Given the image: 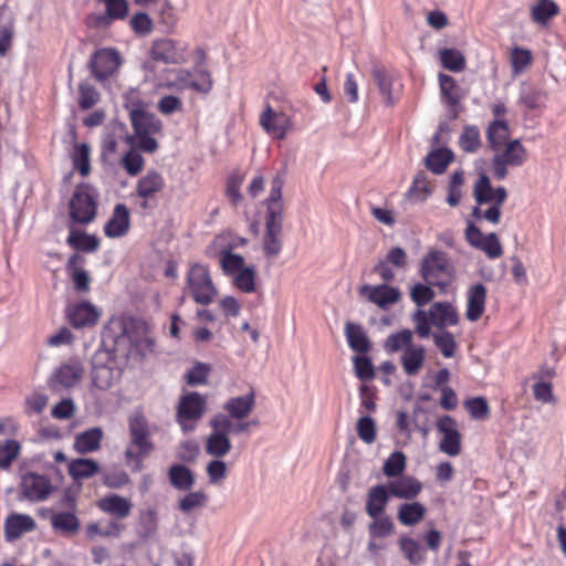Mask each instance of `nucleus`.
<instances>
[{"label":"nucleus","instance_id":"4","mask_svg":"<svg viewBox=\"0 0 566 566\" xmlns=\"http://www.w3.org/2000/svg\"><path fill=\"white\" fill-rule=\"evenodd\" d=\"M420 275L429 285L446 290L453 277V266L449 255L437 249L430 250L421 260Z\"/></svg>","mask_w":566,"mask_h":566},{"label":"nucleus","instance_id":"41","mask_svg":"<svg viewBox=\"0 0 566 566\" xmlns=\"http://www.w3.org/2000/svg\"><path fill=\"white\" fill-rule=\"evenodd\" d=\"M123 106L128 112L129 118L148 111V103L143 98L142 92L136 87H129L123 93Z\"/></svg>","mask_w":566,"mask_h":566},{"label":"nucleus","instance_id":"3","mask_svg":"<svg viewBox=\"0 0 566 566\" xmlns=\"http://www.w3.org/2000/svg\"><path fill=\"white\" fill-rule=\"evenodd\" d=\"M129 120L133 134L126 136L127 144L144 153H155L158 148L155 136L163 130L161 119L154 113L146 111L134 115Z\"/></svg>","mask_w":566,"mask_h":566},{"label":"nucleus","instance_id":"8","mask_svg":"<svg viewBox=\"0 0 566 566\" xmlns=\"http://www.w3.org/2000/svg\"><path fill=\"white\" fill-rule=\"evenodd\" d=\"M120 377L115 361L107 352H96L92 357V385L98 390L109 389Z\"/></svg>","mask_w":566,"mask_h":566},{"label":"nucleus","instance_id":"24","mask_svg":"<svg viewBox=\"0 0 566 566\" xmlns=\"http://www.w3.org/2000/svg\"><path fill=\"white\" fill-rule=\"evenodd\" d=\"M132 502L117 494H111L102 497L97 502V507L118 520H123L130 514L132 511Z\"/></svg>","mask_w":566,"mask_h":566},{"label":"nucleus","instance_id":"18","mask_svg":"<svg viewBox=\"0 0 566 566\" xmlns=\"http://www.w3.org/2000/svg\"><path fill=\"white\" fill-rule=\"evenodd\" d=\"M48 516L51 522L54 533L71 537L78 533L81 528L80 518L74 511H48Z\"/></svg>","mask_w":566,"mask_h":566},{"label":"nucleus","instance_id":"9","mask_svg":"<svg viewBox=\"0 0 566 566\" xmlns=\"http://www.w3.org/2000/svg\"><path fill=\"white\" fill-rule=\"evenodd\" d=\"M527 158L526 149L520 139L509 142L501 153L492 158V171L497 180H503L507 176V167H520Z\"/></svg>","mask_w":566,"mask_h":566},{"label":"nucleus","instance_id":"50","mask_svg":"<svg viewBox=\"0 0 566 566\" xmlns=\"http://www.w3.org/2000/svg\"><path fill=\"white\" fill-rule=\"evenodd\" d=\"M432 338L434 345L438 347L443 357L451 358L454 356L457 350V342L450 332L442 331L440 333H433Z\"/></svg>","mask_w":566,"mask_h":566},{"label":"nucleus","instance_id":"22","mask_svg":"<svg viewBox=\"0 0 566 566\" xmlns=\"http://www.w3.org/2000/svg\"><path fill=\"white\" fill-rule=\"evenodd\" d=\"M428 313L431 324L442 331L448 326L457 325L459 322L457 310L449 302H434Z\"/></svg>","mask_w":566,"mask_h":566},{"label":"nucleus","instance_id":"21","mask_svg":"<svg viewBox=\"0 0 566 566\" xmlns=\"http://www.w3.org/2000/svg\"><path fill=\"white\" fill-rule=\"evenodd\" d=\"M66 315L70 324L74 328L93 326L98 319V313L96 308L87 302H82L70 306L66 311Z\"/></svg>","mask_w":566,"mask_h":566},{"label":"nucleus","instance_id":"6","mask_svg":"<svg viewBox=\"0 0 566 566\" xmlns=\"http://www.w3.org/2000/svg\"><path fill=\"white\" fill-rule=\"evenodd\" d=\"M187 284L195 302L201 305L211 304L218 294L208 268L201 264L190 268Z\"/></svg>","mask_w":566,"mask_h":566},{"label":"nucleus","instance_id":"52","mask_svg":"<svg viewBox=\"0 0 566 566\" xmlns=\"http://www.w3.org/2000/svg\"><path fill=\"white\" fill-rule=\"evenodd\" d=\"M494 189L491 186L490 178L482 174L476 180L473 189V196L476 203L484 205L493 201Z\"/></svg>","mask_w":566,"mask_h":566},{"label":"nucleus","instance_id":"27","mask_svg":"<svg viewBox=\"0 0 566 566\" xmlns=\"http://www.w3.org/2000/svg\"><path fill=\"white\" fill-rule=\"evenodd\" d=\"M168 480L174 489L182 492L190 491L195 483V473L185 464L176 463L168 469Z\"/></svg>","mask_w":566,"mask_h":566},{"label":"nucleus","instance_id":"37","mask_svg":"<svg viewBox=\"0 0 566 566\" xmlns=\"http://www.w3.org/2000/svg\"><path fill=\"white\" fill-rule=\"evenodd\" d=\"M453 160V153L448 148H437L431 150L426 159V167L436 175L446 171L449 164Z\"/></svg>","mask_w":566,"mask_h":566},{"label":"nucleus","instance_id":"46","mask_svg":"<svg viewBox=\"0 0 566 566\" xmlns=\"http://www.w3.org/2000/svg\"><path fill=\"white\" fill-rule=\"evenodd\" d=\"M189 90L207 94L212 88V78L207 70L195 67L190 71Z\"/></svg>","mask_w":566,"mask_h":566},{"label":"nucleus","instance_id":"12","mask_svg":"<svg viewBox=\"0 0 566 566\" xmlns=\"http://www.w3.org/2000/svg\"><path fill=\"white\" fill-rule=\"evenodd\" d=\"M188 46L185 42L174 39L156 40L151 46V57L165 64H184L187 62Z\"/></svg>","mask_w":566,"mask_h":566},{"label":"nucleus","instance_id":"54","mask_svg":"<svg viewBox=\"0 0 566 566\" xmlns=\"http://www.w3.org/2000/svg\"><path fill=\"white\" fill-rule=\"evenodd\" d=\"M406 468V457L401 451L392 452L385 461L382 471L388 478L400 475Z\"/></svg>","mask_w":566,"mask_h":566},{"label":"nucleus","instance_id":"1","mask_svg":"<svg viewBox=\"0 0 566 566\" xmlns=\"http://www.w3.org/2000/svg\"><path fill=\"white\" fill-rule=\"evenodd\" d=\"M285 182V172H277L271 180V189L268 198L264 200L266 207L265 213V233L263 238V251L268 258H275L282 250V228L284 203L282 200V189Z\"/></svg>","mask_w":566,"mask_h":566},{"label":"nucleus","instance_id":"45","mask_svg":"<svg viewBox=\"0 0 566 566\" xmlns=\"http://www.w3.org/2000/svg\"><path fill=\"white\" fill-rule=\"evenodd\" d=\"M188 493L178 501V510L189 514L197 509L205 507L208 503V495L201 491H187Z\"/></svg>","mask_w":566,"mask_h":566},{"label":"nucleus","instance_id":"13","mask_svg":"<svg viewBox=\"0 0 566 566\" xmlns=\"http://www.w3.org/2000/svg\"><path fill=\"white\" fill-rule=\"evenodd\" d=\"M122 64V57L115 49L104 48L95 51L90 61L94 77L102 82L112 76Z\"/></svg>","mask_w":566,"mask_h":566},{"label":"nucleus","instance_id":"10","mask_svg":"<svg viewBox=\"0 0 566 566\" xmlns=\"http://www.w3.org/2000/svg\"><path fill=\"white\" fill-rule=\"evenodd\" d=\"M209 424L212 429L206 440V452L217 459H221L232 448L231 441L226 429L228 428V417L224 413L214 415Z\"/></svg>","mask_w":566,"mask_h":566},{"label":"nucleus","instance_id":"53","mask_svg":"<svg viewBox=\"0 0 566 566\" xmlns=\"http://www.w3.org/2000/svg\"><path fill=\"white\" fill-rule=\"evenodd\" d=\"M460 147L467 153H475L481 146L480 132L476 126H465L459 138Z\"/></svg>","mask_w":566,"mask_h":566},{"label":"nucleus","instance_id":"23","mask_svg":"<svg viewBox=\"0 0 566 566\" xmlns=\"http://www.w3.org/2000/svg\"><path fill=\"white\" fill-rule=\"evenodd\" d=\"M255 395L253 391L244 396L232 397L223 405V410L227 411L226 416L234 420L245 419L254 409Z\"/></svg>","mask_w":566,"mask_h":566},{"label":"nucleus","instance_id":"25","mask_svg":"<svg viewBox=\"0 0 566 566\" xmlns=\"http://www.w3.org/2000/svg\"><path fill=\"white\" fill-rule=\"evenodd\" d=\"M390 492L387 485L378 484L369 489L366 501V513L376 518L381 515L388 504Z\"/></svg>","mask_w":566,"mask_h":566},{"label":"nucleus","instance_id":"31","mask_svg":"<svg viewBox=\"0 0 566 566\" xmlns=\"http://www.w3.org/2000/svg\"><path fill=\"white\" fill-rule=\"evenodd\" d=\"M345 336L348 343V346L354 352L365 354L370 349V340L361 327V325L347 322L345 325Z\"/></svg>","mask_w":566,"mask_h":566},{"label":"nucleus","instance_id":"39","mask_svg":"<svg viewBox=\"0 0 566 566\" xmlns=\"http://www.w3.org/2000/svg\"><path fill=\"white\" fill-rule=\"evenodd\" d=\"M66 242L73 249L87 253L95 252L99 247V240L96 235L78 232L76 230H71Z\"/></svg>","mask_w":566,"mask_h":566},{"label":"nucleus","instance_id":"56","mask_svg":"<svg viewBox=\"0 0 566 566\" xmlns=\"http://www.w3.org/2000/svg\"><path fill=\"white\" fill-rule=\"evenodd\" d=\"M357 434L365 443L370 444L376 440L377 431L374 419L369 416H361L357 421Z\"/></svg>","mask_w":566,"mask_h":566},{"label":"nucleus","instance_id":"49","mask_svg":"<svg viewBox=\"0 0 566 566\" xmlns=\"http://www.w3.org/2000/svg\"><path fill=\"white\" fill-rule=\"evenodd\" d=\"M123 531V525L115 521H111L107 525L102 526L99 523H91L86 527V534L90 538L96 536L102 537H118Z\"/></svg>","mask_w":566,"mask_h":566},{"label":"nucleus","instance_id":"36","mask_svg":"<svg viewBox=\"0 0 566 566\" xmlns=\"http://www.w3.org/2000/svg\"><path fill=\"white\" fill-rule=\"evenodd\" d=\"M398 545L411 565H419L426 560V551L417 539L402 535L398 541Z\"/></svg>","mask_w":566,"mask_h":566},{"label":"nucleus","instance_id":"29","mask_svg":"<svg viewBox=\"0 0 566 566\" xmlns=\"http://www.w3.org/2000/svg\"><path fill=\"white\" fill-rule=\"evenodd\" d=\"M165 186L164 178L156 170H149L143 176L137 185L136 192L143 199H153Z\"/></svg>","mask_w":566,"mask_h":566},{"label":"nucleus","instance_id":"17","mask_svg":"<svg viewBox=\"0 0 566 566\" xmlns=\"http://www.w3.org/2000/svg\"><path fill=\"white\" fill-rule=\"evenodd\" d=\"M260 125L272 137L284 139L291 128V118L284 113H277L270 105L260 116Z\"/></svg>","mask_w":566,"mask_h":566},{"label":"nucleus","instance_id":"55","mask_svg":"<svg viewBox=\"0 0 566 566\" xmlns=\"http://www.w3.org/2000/svg\"><path fill=\"white\" fill-rule=\"evenodd\" d=\"M433 285L428 283H417L410 290V298L417 306H424L430 303L434 297L436 293L432 290Z\"/></svg>","mask_w":566,"mask_h":566},{"label":"nucleus","instance_id":"32","mask_svg":"<svg viewBox=\"0 0 566 566\" xmlns=\"http://www.w3.org/2000/svg\"><path fill=\"white\" fill-rule=\"evenodd\" d=\"M103 438V431L99 427H94L75 437L74 449L81 454L94 452L99 449Z\"/></svg>","mask_w":566,"mask_h":566},{"label":"nucleus","instance_id":"5","mask_svg":"<svg viewBox=\"0 0 566 566\" xmlns=\"http://www.w3.org/2000/svg\"><path fill=\"white\" fill-rule=\"evenodd\" d=\"M98 192L88 184H80L75 187L70 200V217L73 222L87 224L96 217Z\"/></svg>","mask_w":566,"mask_h":566},{"label":"nucleus","instance_id":"48","mask_svg":"<svg viewBox=\"0 0 566 566\" xmlns=\"http://www.w3.org/2000/svg\"><path fill=\"white\" fill-rule=\"evenodd\" d=\"M74 168L81 176L85 177L91 172V147L83 143L75 147L72 156Z\"/></svg>","mask_w":566,"mask_h":566},{"label":"nucleus","instance_id":"15","mask_svg":"<svg viewBox=\"0 0 566 566\" xmlns=\"http://www.w3.org/2000/svg\"><path fill=\"white\" fill-rule=\"evenodd\" d=\"M437 429L443 434L439 449L450 457L458 455L461 452V434L455 420L444 415L438 419Z\"/></svg>","mask_w":566,"mask_h":566},{"label":"nucleus","instance_id":"58","mask_svg":"<svg viewBox=\"0 0 566 566\" xmlns=\"http://www.w3.org/2000/svg\"><path fill=\"white\" fill-rule=\"evenodd\" d=\"M465 408L468 409L471 418L475 420L486 419L490 415V408L488 401L483 397H474L465 401Z\"/></svg>","mask_w":566,"mask_h":566},{"label":"nucleus","instance_id":"43","mask_svg":"<svg viewBox=\"0 0 566 566\" xmlns=\"http://www.w3.org/2000/svg\"><path fill=\"white\" fill-rule=\"evenodd\" d=\"M439 59L441 65L451 72H461L467 65L463 53L457 49L444 48L439 50Z\"/></svg>","mask_w":566,"mask_h":566},{"label":"nucleus","instance_id":"34","mask_svg":"<svg viewBox=\"0 0 566 566\" xmlns=\"http://www.w3.org/2000/svg\"><path fill=\"white\" fill-rule=\"evenodd\" d=\"M427 509L420 502L402 503L398 507L397 518L405 526H413L421 522Z\"/></svg>","mask_w":566,"mask_h":566},{"label":"nucleus","instance_id":"28","mask_svg":"<svg viewBox=\"0 0 566 566\" xmlns=\"http://www.w3.org/2000/svg\"><path fill=\"white\" fill-rule=\"evenodd\" d=\"M486 289L482 283L472 286L468 294L467 318L471 322L478 321L485 307Z\"/></svg>","mask_w":566,"mask_h":566},{"label":"nucleus","instance_id":"47","mask_svg":"<svg viewBox=\"0 0 566 566\" xmlns=\"http://www.w3.org/2000/svg\"><path fill=\"white\" fill-rule=\"evenodd\" d=\"M368 526L369 537L385 538L394 534L395 524L388 515H379Z\"/></svg>","mask_w":566,"mask_h":566},{"label":"nucleus","instance_id":"16","mask_svg":"<svg viewBox=\"0 0 566 566\" xmlns=\"http://www.w3.org/2000/svg\"><path fill=\"white\" fill-rule=\"evenodd\" d=\"M359 294L366 296L370 303L376 304L382 310L389 308L401 297V293L398 287L386 283L378 285L364 284L359 289Z\"/></svg>","mask_w":566,"mask_h":566},{"label":"nucleus","instance_id":"11","mask_svg":"<svg viewBox=\"0 0 566 566\" xmlns=\"http://www.w3.org/2000/svg\"><path fill=\"white\" fill-rule=\"evenodd\" d=\"M84 374L83 363L71 358L55 368L49 379V386L53 391L73 388L82 380Z\"/></svg>","mask_w":566,"mask_h":566},{"label":"nucleus","instance_id":"63","mask_svg":"<svg viewBox=\"0 0 566 566\" xmlns=\"http://www.w3.org/2000/svg\"><path fill=\"white\" fill-rule=\"evenodd\" d=\"M135 149L136 148L132 147V149L128 150L122 158V165L130 176L138 175L144 166V159L142 155L138 154Z\"/></svg>","mask_w":566,"mask_h":566},{"label":"nucleus","instance_id":"26","mask_svg":"<svg viewBox=\"0 0 566 566\" xmlns=\"http://www.w3.org/2000/svg\"><path fill=\"white\" fill-rule=\"evenodd\" d=\"M391 496L412 500L418 496L422 490V484L412 476H403L387 484Z\"/></svg>","mask_w":566,"mask_h":566},{"label":"nucleus","instance_id":"2","mask_svg":"<svg viewBox=\"0 0 566 566\" xmlns=\"http://www.w3.org/2000/svg\"><path fill=\"white\" fill-rule=\"evenodd\" d=\"M129 442L124 452L127 464H133L135 471L143 469V461L155 449L151 436L156 426H151L142 411H135L128 417Z\"/></svg>","mask_w":566,"mask_h":566},{"label":"nucleus","instance_id":"38","mask_svg":"<svg viewBox=\"0 0 566 566\" xmlns=\"http://www.w3.org/2000/svg\"><path fill=\"white\" fill-rule=\"evenodd\" d=\"M99 472L96 461L88 458H80L69 463V473L74 480L88 479Z\"/></svg>","mask_w":566,"mask_h":566},{"label":"nucleus","instance_id":"33","mask_svg":"<svg viewBox=\"0 0 566 566\" xmlns=\"http://www.w3.org/2000/svg\"><path fill=\"white\" fill-rule=\"evenodd\" d=\"M371 75L374 81L376 82L378 90L382 97L385 98V103L389 106L394 105V96H392V83L394 75L388 72L386 67L382 65L375 64L371 69Z\"/></svg>","mask_w":566,"mask_h":566},{"label":"nucleus","instance_id":"30","mask_svg":"<svg viewBox=\"0 0 566 566\" xmlns=\"http://www.w3.org/2000/svg\"><path fill=\"white\" fill-rule=\"evenodd\" d=\"M426 359V349L423 346H415L412 343L405 348L403 354L401 355V365L403 371L408 376H413L419 373L421 367L423 366Z\"/></svg>","mask_w":566,"mask_h":566},{"label":"nucleus","instance_id":"60","mask_svg":"<svg viewBox=\"0 0 566 566\" xmlns=\"http://www.w3.org/2000/svg\"><path fill=\"white\" fill-rule=\"evenodd\" d=\"M532 53L527 49L514 48L511 52V64L514 74H520L532 63Z\"/></svg>","mask_w":566,"mask_h":566},{"label":"nucleus","instance_id":"40","mask_svg":"<svg viewBox=\"0 0 566 566\" xmlns=\"http://www.w3.org/2000/svg\"><path fill=\"white\" fill-rule=\"evenodd\" d=\"M509 136L510 128L506 120L495 119L489 124L486 139L492 149L497 150Z\"/></svg>","mask_w":566,"mask_h":566},{"label":"nucleus","instance_id":"42","mask_svg":"<svg viewBox=\"0 0 566 566\" xmlns=\"http://www.w3.org/2000/svg\"><path fill=\"white\" fill-rule=\"evenodd\" d=\"M439 85L441 91L442 101L450 107H455L461 99L459 94V86L455 80L448 75L440 73L439 74Z\"/></svg>","mask_w":566,"mask_h":566},{"label":"nucleus","instance_id":"7","mask_svg":"<svg viewBox=\"0 0 566 566\" xmlns=\"http://www.w3.org/2000/svg\"><path fill=\"white\" fill-rule=\"evenodd\" d=\"M207 400L199 392H188L180 397L177 406V422L182 431H191L196 422L203 416Z\"/></svg>","mask_w":566,"mask_h":566},{"label":"nucleus","instance_id":"19","mask_svg":"<svg viewBox=\"0 0 566 566\" xmlns=\"http://www.w3.org/2000/svg\"><path fill=\"white\" fill-rule=\"evenodd\" d=\"M4 538L13 542L35 530V521L28 514L12 513L4 520Z\"/></svg>","mask_w":566,"mask_h":566},{"label":"nucleus","instance_id":"44","mask_svg":"<svg viewBox=\"0 0 566 566\" xmlns=\"http://www.w3.org/2000/svg\"><path fill=\"white\" fill-rule=\"evenodd\" d=\"M557 13L558 6L552 0H539L531 10L533 21L541 25H546Z\"/></svg>","mask_w":566,"mask_h":566},{"label":"nucleus","instance_id":"20","mask_svg":"<svg viewBox=\"0 0 566 566\" xmlns=\"http://www.w3.org/2000/svg\"><path fill=\"white\" fill-rule=\"evenodd\" d=\"M130 226V213L126 205L117 203L109 220L104 226V233L108 238L124 237Z\"/></svg>","mask_w":566,"mask_h":566},{"label":"nucleus","instance_id":"61","mask_svg":"<svg viewBox=\"0 0 566 566\" xmlns=\"http://www.w3.org/2000/svg\"><path fill=\"white\" fill-rule=\"evenodd\" d=\"M78 93V105L84 111L92 108L99 101V93L91 84H80Z\"/></svg>","mask_w":566,"mask_h":566},{"label":"nucleus","instance_id":"35","mask_svg":"<svg viewBox=\"0 0 566 566\" xmlns=\"http://www.w3.org/2000/svg\"><path fill=\"white\" fill-rule=\"evenodd\" d=\"M190 71L185 69H172L166 71L161 77L159 87L182 92L189 90Z\"/></svg>","mask_w":566,"mask_h":566},{"label":"nucleus","instance_id":"51","mask_svg":"<svg viewBox=\"0 0 566 566\" xmlns=\"http://www.w3.org/2000/svg\"><path fill=\"white\" fill-rule=\"evenodd\" d=\"M412 343V332L410 329H402L398 333L388 336L384 344L387 353L392 354L399 352L402 347H408Z\"/></svg>","mask_w":566,"mask_h":566},{"label":"nucleus","instance_id":"64","mask_svg":"<svg viewBox=\"0 0 566 566\" xmlns=\"http://www.w3.org/2000/svg\"><path fill=\"white\" fill-rule=\"evenodd\" d=\"M430 192L427 175L423 171L418 172L408 190V196L423 200Z\"/></svg>","mask_w":566,"mask_h":566},{"label":"nucleus","instance_id":"14","mask_svg":"<svg viewBox=\"0 0 566 566\" xmlns=\"http://www.w3.org/2000/svg\"><path fill=\"white\" fill-rule=\"evenodd\" d=\"M52 491L53 485L44 475L27 472L21 476V497L30 502H43L51 495Z\"/></svg>","mask_w":566,"mask_h":566},{"label":"nucleus","instance_id":"57","mask_svg":"<svg viewBox=\"0 0 566 566\" xmlns=\"http://www.w3.org/2000/svg\"><path fill=\"white\" fill-rule=\"evenodd\" d=\"M542 91L530 84H523L520 93V102L528 109H536L541 104Z\"/></svg>","mask_w":566,"mask_h":566},{"label":"nucleus","instance_id":"59","mask_svg":"<svg viewBox=\"0 0 566 566\" xmlns=\"http://www.w3.org/2000/svg\"><path fill=\"white\" fill-rule=\"evenodd\" d=\"M220 263L223 272L230 275H234L244 269V259L241 255L229 251H223L221 253Z\"/></svg>","mask_w":566,"mask_h":566},{"label":"nucleus","instance_id":"62","mask_svg":"<svg viewBox=\"0 0 566 566\" xmlns=\"http://www.w3.org/2000/svg\"><path fill=\"white\" fill-rule=\"evenodd\" d=\"M20 453V444L15 440H7L4 444L0 446V468L8 469L12 461L18 458Z\"/></svg>","mask_w":566,"mask_h":566}]
</instances>
